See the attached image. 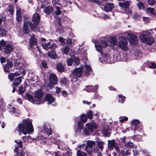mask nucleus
Returning a JSON list of instances; mask_svg holds the SVG:
<instances>
[{
    "mask_svg": "<svg viewBox=\"0 0 156 156\" xmlns=\"http://www.w3.org/2000/svg\"><path fill=\"white\" fill-rule=\"evenodd\" d=\"M32 122L31 120L28 119L24 120L22 122L19 124L16 130L19 132V135L21 134L22 132L25 135L33 132L34 129Z\"/></svg>",
    "mask_w": 156,
    "mask_h": 156,
    "instance_id": "obj_1",
    "label": "nucleus"
},
{
    "mask_svg": "<svg viewBox=\"0 0 156 156\" xmlns=\"http://www.w3.org/2000/svg\"><path fill=\"white\" fill-rule=\"evenodd\" d=\"M40 19V16L38 13H35L34 14L32 22H30L29 24V27L31 30L34 31L38 30V25Z\"/></svg>",
    "mask_w": 156,
    "mask_h": 156,
    "instance_id": "obj_2",
    "label": "nucleus"
},
{
    "mask_svg": "<svg viewBox=\"0 0 156 156\" xmlns=\"http://www.w3.org/2000/svg\"><path fill=\"white\" fill-rule=\"evenodd\" d=\"M149 33H147L145 34H142L139 36L140 39L142 42L146 43L147 44L151 45L154 42V39L149 37Z\"/></svg>",
    "mask_w": 156,
    "mask_h": 156,
    "instance_id": "obj_3",
    "label": "nucleus"
},
{
    "mask_svg": "<svg viewBox=\"0 0 156 156\" xmlns=\"http://www.w3.org/2000/svg\"><path fill=\"white\" fill-rule=\"evenodd\" d=\"M119 41L118 44L119 47L123 51H127L128 49V43L126 38L123 36H121L119 37Z\"/></svg>",
    "mask_w": 156,
    "mask_h": 156,
    "instance_id": "obj_4",
    "label": "nucleus"
},
{
    "mask_svg": "<svg viewBox=\"0 0 156 156\" xmlns=\"http://www.w3.org/2000/svg\"><path fill=\"white\" fill-rule=\"evenodd\" d=\"M130 5V2L129 1H125L123 2H119V6L122 9H125L124 12L126 13H131V11L128 8Z\"/></svg>",
    "mask_w": 156,
    "mask_h": 156,
    "instance_id": "obj_5",
    "label": "nucleus"
},
{
    "mask_svg": "<svg viewBox=\"0 0 156 156\" xmlns=\"http://www.w3.org/2000/svg\"><path fill=\"white\" fill-rule=\"evenodd\" d=\"M127 38L129 42L133 44H137L138 38L135 35L130 33L128 34Z\"/></svg>",
    "mask_w": 156,
    "mask_h": 156,
    "instance_id": "obj_6",
    "label": "nucleus"
},
{
    "mask_svg": "<svg viewBox=\"0 0 156 156\" xmlns=\"http://www.w3.org/2000/svg\"><path fill=\"white\" fill-rule=\"evenodd\" d=\"M42 130L48 135H51L52 130L51 126L48 123H45L43 126Z\"/></svg>",
    "mask_w": 156,
    "mask_h": 156,
    "instance_id": "obj_7",
    "label": "nucleus"
},
{
    "mask_svg": "<svg viewBox=\"0 0 156 156\" xmlns=\"http://www.w3.org/2000/svg\"><path fill=\"white\" fill-rule=\"evenodd\" d=\"M82 68L81 67L75 68L72 73V74L76 78V77H80L82 74Z\"/></svg>",
    "mask_w": 156,
    "mask_h": 156,
    "instance_id": "obj_8",
    "label": "nucleus"
},
{
    "mask_svg": "<svg viewBox=\"0 0 156 156\" xmlns=\"http://www.w3.org/2000/svg\"><path fill=\"white\" fill-rule=\"evenodd\" d=\"M84 74L87 76L89 75L92 72L91 67L88 65H86L83 68Z\"/></svg>",
    "mask_w": 156,
    "mask_h": 156,
    "instance_id": "obj_9",
    "label": "nucleus"
},
{
    "mask_svg": "<svg viewBox=\"0 0 156 156\" xmlns=\"http://www.w3.org/2000/svg\"><path fill=\"white\" fill-rule=\"evenodd\" d=\"M86 126L88 130V131L90 132L93 131L94 129H95L97 127L96 124L95 123H88L86 124Z\"/></svg>",
    "mask_w": 156,
    "mask_h": 156,
    "instance_id": "obj_10",
    "label": "nucleus"
},
{
    "mask_svg": "<svg viewBox=\"0 0 156 156\" xmlns=\"http://www.w3.org/2000/svg\"><path fill=\"white\" fill-rule=\"evenodd\" d=\"M50 80L51 83L53 85L56 84L58 82L57 76L53 73H51L50 74Z\"/></svg>",
    "mask_w": 156,
    "mask_h": 156,
    "instance_id": "obj_11",
    "label": "nucleus"
},
{
    "mask_svg": "<svg viewBox=\"0 0 156 156\" xmlns=\"http://www.w3.org/2000/svg\"><path fill=\"white\" fill-rule=\"evenodd\" d=\"M110 129L108 126H105L104 127L102 130V133L104 136H110Z\"/></svg>",
    "mask_w": 156,
    "mask_h": 156,
    "instance_id": "obj_12",
    "label": "nucleus"
},
{
    "mask_svg": "<svg viewBox=\"0 0 156 156\" xmlns=\"http://www.w3.org/2000/svg\"><path fill=\"white\" fill-rule=\"evenodd\" d=\"M23 63V61L20 59L15 60L14 62V66L17 69L21 67Z\"/></svg>",
    "mask_w": 156,
    "mask_h": 156,
    "instance_id": "obj_13",
    "label": "nucleus"
},
{
    "mask_svg": "<svg viewBox=\"0 0 156 156\" xmlns=\"http://www.w3.org/2000/svg\"><path fill=\"white\" fill-rule=\"evenodd\" d=\"M114 7L113 4L112 3H107L104 6L105 10L106 12H109Z\"/></svg>",
    "mask_w": 156,
    "mask_h": 156,
    "instance_id": "obj_14",
    "label": "nucleus"
},
{
    "mask_svg": "<svg viewBox=\"0 0 156 156\" xmlns=\"http://www.w3.org/2000/svg\"><path fill=\"white\" fill-rule=\"evenodd\" d=\"M41 41L43 42L42 45L43 48L45 50H48L49 47V46L50 45V43L49 42H48L45 39L43 38H42Z\"/></svg>",
    "mask_w": 156,
    "mask_h": 156,
    "instance_id": "obj_15",
    "label": "nucleus"
},
{
    "mask_svg": "<svg viewBox=\"0 0 156 156\" xmlns=\"http://www.w3.org/2000/svg\"><path fill=\"white\" fill-rule=\"evenodd\" d=\"M44 99L45 100L48 101V104H50L55 101L54 98L52 96L51 94H47L44 98Z\"/></svg>",
    "mask_w": 156,
    "mask_h": 156,
    "instance_id": "obj_16",
    "label": "nucleus"
},
{
    "mask_svg": "<svg viewBox=\"0 0 156 156\" xmlns=\"http://www.w3.org/2000/svg\"><path fill=\"white\" fill-rule=\"evenodd\" d=\"M13 48L11 44H7L4 48V52L6 54L9 53L13 51Z\"/></svg>",
    "mask_w": 156,
    "mask_h": 156,
    "instance_id": "obj_17",
    "label": "nucleus"
},
{
    "mask_svg": "<svg viewBox=\"0 0 156 156\" xmlns=\"http://www.w3.org/2000/svg\"><path fill=\"white\" fill-rule=\"evenodd\" d=\"M98 87L97 85L94 86H87L86 87L85 90L87 92H93L96 90Z\"/></svg>",
    "mask_w": 156,
    "mask_h": 156,
    "instance_id": "obj_18",
    "label": "nucleus"
},
{
    "mask_svg": "<svg viewBox=\"0 0 156 156\" xmlns=\"http://www.w3.org/2000/svg\"><path fill=\"white\" fill-rule=\"evenodd\" d=\"M78 127L76 130H75V132L76 133H80L83 129V123H81V121H79L78 123Z\"/></svg>",
    "mask_w": 156,
    "mask_h": 156,
    "instance_id": "obj_19",
    "label": "nucleus"
},
{
    "mask_svg": "<svg viewBox=\"0 0 156 156\" xmlns=\"http://www.w3.org/2000/svg\"><path fill=\"white\" fill-rule=\"evenodd\" d=\"M15 142L17 144V145L18 146H16L15 147V149H14V151L17 153L18 152L19 150V147H22V142L20 140H15Z\"/></svg>",
    "mask_w": 156,
    "mask_h": 156,
    "instance_id": "obj_20",
    "label": "nucleus"
},
{
    "mask_svg": "<svg viewBox=\"0 0 156 156\" xmlns=\"http://www.w3.org/2000/svg\"><path fill=\"white\" fill-rule=\"evenodd\" d=\"M48 55L50 58L52 59H56L57 58V56L56 52L54 51H51L48 52Z\"/></svg>",
    "mask_w": 156,
    "mask_h": 156,
    "instance_id": "obj_21",
    "label": "nucleus"
},
{
    "mask_svg": "<svg viewBox=\"0 0 156 156\" xmlns=\"http://www.w3.org/2000/svg\"><path fill=\"white\" fill-rule=\"evenodd\" d=\"M44 9L43 11L47 14H50L53 11L52 7L50 5L48 6Z\"/></svg>",
    "mask_w": 156,
    "mask_h": 156,
    "instance_id": "obj_22",
    "label": "nucleus"
},
{
    "mask_svg": "<svg viewBox=\"0 0 156 156\" xmlns=\"http://www.w3.org/2000/svg\"><path fill=\"white\" fill-rule=\"evenodd\" d=\"M16 20L18 22H20L22 20L21 9H18L16 12Z\"/></svg>",
    "mask_w": 156,
    "mask_h": 156,
    "instance_id": "obj_23",
    "label": "nucleus"
},
{
    "mask_svg": "<svg viewBox=\"0 0 156 156\" xmlns=\"http://www.w3.org/2000/svg\"><path fill=\"white\" fill-rule=\"evenodd\" d=\"M108 146L109 149L111 150H112L113 149L115 146V141L114 140H108Z\"/></svg>",
    "mask_w": 156,
    "mask_h": 156,
    "instance_id": "obj_24",
    "label": "nucleus"
},
{
    "mask_svg": "<svg viewBox=\"0 0 156 156\" xmlns=\"http://www.w3.org/2000/svg\"><path fill=\"white\" fill-rule=\"evenodd\" d=\"M30 42L31 46L32 45H36L37 44V41L34 35L32 36L30 40Z\"/></svg>",
    "mask_w": 156,
    "mask_h": 156,
    "instance_id": "obj_25",
    "label": "nucleus"
},
{
    "mask_svg": "<svg viewBox=\"0 0 156 156\" xmlns=\"http://www.w3.org/2000/svg\"><path fill=\"white\" fill-rule=\"evenodd\" d=\"M26 95L27 96V99L30 101L32 103L35 104H37V103H36L33 97V96L31 95L30 94L26 93Z\"/></svg>",
    "mask_w": 156,
    "mask_h": 156,
    "instance_id": "obj_26",
    "label": "nucleus"
},
{
    "mask_svg": "<svg viewBox=\"0 0 156 156\" xmlns=\"http://www.w3.org/2000/svg\"><path fill=\"white\" fill-rule=\"evenodd\" d=\"M43 94V92L41 90H38L35 93L34 97L36 98L39 99L42 96Z\"/></svg>",
    "mask_w": 156,
    "mask_h": 156,
    "instance_id": "obj_27",
    "label": "nucleus"
},
{
    "mask_svg": "<svg viewBox=\"0 0 156 156\" xmlns=\"http://www.w3.org/2000/svg\"><path fill=\"white\" fill-rule=\"evenodd\" d=\"M22 81L21 77H19L15 78L13 82V84L15 86H18Z\"/></svg>",
    "mask_w": 156,
    "mask_h": 156,
    "instance_id": "obj_28",
    "label": "nucleus"
},
{
    "mask_svg": "<svg viewBox=\"0 0 156 156\" xmlns=\"http://www.w3.org/2000/svg\"><path fill=\"white\" fill-rule=\"evenodd\" d=\"M23 32L25 34H28L29 32V30L28 29V24L27 23H25L23 29Z\"/></svg>",
    "mask_w": 156,
    "mask_h": 156,
    "instance_id": "obj_29",
    "label": "nucleus"
},
{
    "mask_svg": "<svg viewBox=\"0 0 156 156\" xmlns=\"http://www.w3.org/2000/svg\"><path fill=\"white\" fill-rule=\"evenodd\" d=\"M97 143L98 148L101 151H102L104 148L103 145L105 143L104 142L102 141H98L97 142Z\"/></svg>",
    "mask_w": 156,
    "mask_h": 156,
    "instance_id": "obj_30",
    "label": "nucleus"
},
{
    "mask_svg": "<svg viewBox=\"0 0 156 156\" xmlns=\"http://www.w3.org/2000/svg\"><path fill=\"white\" fill-rule=\"evenodd\" d=\"M57 70L60 72H62L64 70V68L62 65L60 63L58 64L56 66Z\"/></svg>",
    "mask_w": 156,
    "mask_h": 156,
    "instance_id": "obj_31",
    "label": "nucleus"
},
{
    "mask_svg": "<svg viewBox=\"0 0 156 156\" xmlns=\"http://www.w3.org/2000/svg\"><path fill=\"white\" fill-rule=\"evenodd\" d=\"M85 148V150L87 153H88L90 154H92L93 151V147L88 146L87 144Z\"/></svg>",
    "mask_w": 156,
    "mask_h": 156,
    "instance_id": "obj_32",
    "label": "nucleus"
},
{
    "mask_svg": "<svg viewBox=\"0 0 156 156\" xmlns=\"http://www.w3.org/2000/svg\"><path fill=\"white\" fill-rule=\"evenodd\" d=\"M87 142V145L92 147L96 146V143L95 141L88 140Z\"/></svg>",
    "mask_w": 156,
    "mask_h": 156,
    "instance_id": "obj_33",
    "label": "nucleus"
},
{
    "mask_svg": "<svg viewBox=\"0 0 156 156\" xmlns=\"http://www.w3.org/2000/svg\"><path fill=\"white\" fill-rule=\"evenodd\" d=\"M80 117L81 120L79 121H81V123H85L87 122V118L85 115L83 114L81 116H80Z\"/></svg>",
    "mask_w": 156,
    "mask_h": 156,
    "instance_id": "obj_34",
    "label": "nucleus"
},
{
    "mask_svg": "<svg viewBox=\"0 0 156 156\" xmlns=\"http://www.w3.org/2000/svg\"><path fill=\"white\" fill-rule=\"evenodd\" d=\"M109 41L112 43L114 45H115L117 43V39L114 37H111Z\"/></svg>",
    "mask_w": 156,
    "mask_h": 156,
    "instance_id": "obj_35",
    "label": "nucleus"
},
{
    "mask_svg": "<svg viewBox=\"0 0 156 156\" xmlns=\"http://www.w3.org/2000/svg\"><path fill=\"white\" fill-rule=\"evenodd\" d=\"M147 65L150 68L154 69L156 68V64L152 62H147Z\"/></svg>",
    "mask_w": 156,
    "mask_h": 156,
    "instance_id": "obj_36",
    "label": "nucleus"
},
{
    "mask_svg": "<svg viewBox=\"0 0 156 156\" xmlns=\"http://www.w3.org/2000/svg\"><path fill=\"white\" fill-rule=\"evenodd\" d=\"M100 42L102 44V47L103 48L107 47L108 45L107 40H101Z\"/></svg>",
    "mask_w": 156,
    "mask_h": 156,
    "instance_id": "obj_37",
    "label": "nucleus"
},
{
    "mask_svg": "<svg viewBox=\"0 0 156 156\" xmlns=\"http://www.w3.org/2000/svg\"><path fill=\"white\" fill-rule=\"evenodd\" d=\"M49 4L48 1L47 0H44L42 3L41 6V8L44 9L47 7V5Z\"/></svg>",
    "mask_w": 156,
    "mask_h": 156,
    "instance_id": "obj_38",
    "label": "nucleus"
},
{
    "mask_svg": "<svg viewBox=\"0 0 156 156\" xmlns=\"http://www.w3.org/2000/svg\"><path fill=\"white\" fill-rule=\"evenodd\" d=\"M69 47L65 46L62 48V52L65 54H67L69 52Z\"/></svg>",
    "mask_w": 156,
    "mask_h": 156,
    "instance_id": "obj_39",
    "label": "nucleus"
},
{
    "mask_svg": "<svg viewBox=\"0 0 156 156\" xmlns=\"http://www.w3.org/2000/svg\"><path fill=\"white\" fill-rule=\"evenodd\" d=\"M95 46L98 51L101 52L102 47L101 44L99 43H96L95 44Z\"/></svg>",
    "mask_w": 156,
    "mask_h": 156,
    "instance_id": "obj_40",
    "label": "nucleus"
},
{
    "mask_svg": "<svg viewBox=\"0 0 156 156\" xmlns=\"http://www.w3.org/2000/svg\"><path fill=\"white\" fill-rule=\"evenodd\" d=\"M89 1L91 2H94L99 5H103L102 1L99 0H90Z\"/></svg>",
    "mask_w": 156,
    "mask_h": 156,
    "instance_id": "obj_41",
    "label": "nucleus"
},
{
    "mask_svg": "<svg viewBox=\"0 0 156 156\" xmlns=\"http://www.w3.org/2000/svg\"><path fill=\"white\" fill-rule=\"evenodd\" d=\"M6 30L5 29H0V35L1 37L5 36L6 34Z\"/></svg>",
    "mask_w": 156,
    "mask_h": 156,
    "instance_id": "obj_42",
    "label": "nucleus"
},
{
    "mask_svg": "<svg viewBox=\"0 0 156 156\" xmlns=\"http://www.w3.org/2000/svg\"><path fill=\"white\" fill-rule=\"evenodd\" d=\"M119 100L118 101L121 103H123L124 101V99L125 97L123 96L122 94H119L118 95Z\"/></svg>",
    "mask_w": 156,
    "mask_h": 156,
    "instance_id": "obj_43",
    "label": "nucleus"
},
{
    "mask_svg": "<svg viewBox=\"0 0 156 156\" xmlns=\"http://www.w3.org/2000/svg\"><path fill=\"white\" fill-rule=\"evenodd\" d=\"M8 111L11 113L12 114L15 113L16 112V109L15 108L12 107L11 105H9V107L8 108Z\"/></svg>",
    "mask_w": 156,
    "mask_h": 156,
    "instance_id": "obj_44",
    "label": "nucleus"
},
{
    "mask_svg": "<svg viewBox=\"0 0 156 156\" xmlns=\"http://www.w3.org/2000/svg\"><path fill=\"white\" fill-rule=\"evenodd\" d=\"M139 123V121L138 120H133L132 122V126L133 127V126H135L134 129H135V126H137Z\"/></svg>",
    "mask_w": 156,
    "mask_h": 156,
    "instance_id": "obj_45",
    "label": "nucleus"
},
{
    "mask_svg": "<svg viewBox=\"0 0 156 156\" xmlns=\"http://www.w3.org/2000/svg\"><path fill=\"white\" fill-rule=\"evenodd\" d=\"M76 154L77 156H87L86 153L81 152L79 150H77Z\"/></svg>",
    "mask_w": 156,
    "mask_h": 156,
    "instance_id": "obj_46",
    "label": "nucleus"
},
{
    "mask_svg": "<svg viewBox=\"0 0 156 156\" xmlns=\"http://www.w3.org/2000/svg\"><path fill=\"white\" fill-rule=\"evenodd\" d=\"M67 64L68 66H71L73 62V60L71 58H68L66 60Z\"/></svg>",
    "mask_w": 156,
    "mask_h": 156,
    "instance_id": "obj_47",
    "label": "nucleus"
},
{
    "mask_svg": "<svg viewBox=\"0 0 156 156\" xmlns=\"http://www.w3.org/2000/svg\"><path fill=\"white\" fill-rule=\"evenodd\" d=\"M93 112L90 110H89L87 113V117L88 118L91 119H92Z\"/></svg>",
    "mask_w": 156,
    "mask_h": 156,
    "instance_id": "obj_48",
    "label": "nucleus"
},
{
    "mask_svg": "<svg viewBox=\"0 0 156 156\" xmlns=\"http://www.w3.org/2000/svg\"><path fill=\"white\" fill-rule=\"evenodd\" d=\"M74 64L76 66H78L80 63V60L77 57L75 58L74 59Z\"/></svg>",
    "mask_w": 156,
    "mask_h": 156,
    "instance_id": "obj_49",
    "label": "nucleus"
},
{
    "mask_svg": "<svg viewBox=\"0 0 156 156\" xmlns=\"http://www.w3.org/2000/svg\"><path fill=\"white\" fill-rule=\"evenodd\" d=\"M19 92L20 94H22L24 93L25 89L23 86H20L19 87Z\"/></svg>",
    "mask_w": 156,
    "mask_h": 156,
    "instance_id": "obj_50",
    "label": "nucleus"
},
{
    "mask_svg": "<svg viewBox=\"0 0 156 156\" xmlns=\"http://www.w3.org/2000/svg\"><path fill=\"white\" fill-rule=\"evenodd\" d=\"M55 14L57 15H60L61 12L60 10V8L58 6H56V10L55 11Z\"/></svg>",
    "mask_w": 156,
    "mask_h": 156,
    "instance_id": "obj_51",
    "label": "nucleus"
},
{
    "mask_svg": "<svg viewBox=\"0 0 156 156\" xmlns=\"http://www.w3.org/2000/svg\"><path fill=\"white\" fill-rule=\"evenodd\" d=\"M126 145L127 147H134L133 143L131 142H128L126 143Z\"/></svg>",
    "mask_w": 156,
    "mask_h": 156,
    "instance_id": "obj_52",
    "label": "nucleus"
},
{
    "mask_svg": "<svg viewBox=\"0 0 156 156\" xmlns=\"http://www.w3.org/2000/svg\"><path fill=\"white\" fill-rule=\"evenodd\" d=\"M8 10L12 14L14 11L13 6L11 5H9Z\"/></svg>",
    "mask_w": 156,
    "mask_h": 156,
    "instance_id": "obj_53",
    "label": "nucleus"
},
{
    "mask_svg": "<svg viewBox=\"0 0 156 156\" xmlns=\"http://www.w3.org/2000/svg\"><path fill=\"white\" fill-rule=\"evenodd\" d=\"M137 6L139 9H142L144 8V5L143 3L140 2L137 4Z\"/></svg>",
    "mask_w": 156,
    "mask_h": 156,
    "instance_id": "obj_54",
    "label": "nucleus"
},
{
    "mask_svg": "<svg viewBox=\"0 0 156 156\" xmlns=\"http://www.w3.org/2000/svg\"><path fill=\"white\" fill-rule=\"evenodd\" d=\"M7 65L11 68L13 66V64L12 62L9 60L7 59Z\"/></svg>",
    "mask_w": 156,
    "mask_h": 156,
    "instance_id": "obj_55",
    "label": "nucleus"
},
{
    "mask_svg": "<svg viewBox=\"0 0 156 156\" xmlns=\"http://www.w3.org/2000/svg\"><path fill=\"white\" fill-rule=\"evenodd\" d=\"M120 121L123 122L125 121H127L128 120V118L127 117H121L119 118Z\"/></svg>",
    "mask_w": 156,
    "mask_h": 156,
    "instance_id": "obj_56",
    "label": "nucleus"
},
{
    "mask_svg": "<svg viewBox=\"0 0 156 156\" xmlns=\"http://www.w3.org/2000/svg\"><path fill=\"white\" fill-rule=\"evenodd\" d=\"M147 2L149 5L152 6L154 5L155 2V0H148Z\"/></svg>",
    "mask_w": 156,
    "mask_h": 156,
    "instance_id": "obj_57",
    "label": "nucleus"
},
{
    "mask_svg": "<svg viewBox=\"0 0 156 156\" xmlns=\"http://www.w3.org/2000/svg\"><path fill=\"white\" fill-rule=\"evenodd\" d=\"M140 151H141L142 153V154L144 155H148V152L145 149H143L140 150Z\"/></svg>",
    "mask_w": 156,
    "mask_h": 156,
    "instance_id": "obj_58",
    "label": "nucleus"
},
{
    "mask_svg": "<svg viewBox=\"0 0 156 156\" xmlns=\"http://www.w3.org/2000/svg\"><path fill=\"white\" fill-rule=\"evenodd\" d=\"M10 68L7 65H5L4 66V70L5 72H9L10 70Z\"/></svg>",
    "mask_w": 156,
    "mask_h": 156,
    "instance_id": "obj_59",
    "label": "nucleus"
},
{
    "mask_svg": "<svg viewBox=\"0 0 156 156\" xmlns=\"http://www.w3.org/2000/svg\"><path fill=\"white\" fill-rule=\"evenodd\" d=\"M66 44L67 45L70 44H72V40L71 38H69L66 39Z\"/></svg>",
    "mask_w": 156,
    "mask_h": 156,
    "instance_id": "obj_60",
    "label": "nucleus"
},
{
    "mask_svg": "<svg viewBox=\"0 0 156 156\" xmlns=\"http://www.w3.org/2000/svg\"><path fill=\"white\" fill-rule=\"evenodd\" d=\"M8 77L10 80L11 81H12L15 77L14 76V74H13V73H11L8 75Z\"/></svg>",
    "mask_w": 156,
    "mask_h": 156,
    "instance_id": "obj_61",
    "label": "nucleus"
},
{
    "mask_svg": "<svg viewBox=\"0 0 156 156\" xmlns=\"http://www.w3.org/2000/svg\"><path fill=\"white\" fill-rule=\"evenodd\" d=\"M99 150L98 147H95L93 148L92 151L94 153H98V152Z\"/></svg>",
    "mask_w": 156,
    "mask_h": 156,
    "instance_id": "obj_62",
    "label": "nucleus"
},
{
    "mask_svg": "<svg viewBox=\"0 0 156 156\" xmlns=\"http://www.w3.org/2000/svg\"><path fill=\"white\" fill-rule=\"evenodd\" d=\"M56 47L55 45L54 44H51V45L49 46V48L51 50H54L55 49Z\"/></svg>",
    "mask_w": 156,
    "mask_h": 156,
    "instance_id": "obj_63",
    "label": "nucleus"
},
{
    "mask_svg": "<svg viewBox=\"0 0 156 156\" xmlns=\"http://www.w3.org/2000/svg\"><path fill=\"white\" fill-rule=\"evenodd\" d=\"M25 154V152L24 151H22L18 153L17 155V156H24Z\"/></svg>",
    "mask_w": 156,
    "mask_h": 156,
    "instance_id": "obj_64",
    "label": "nucleus"
}]
</instances>
